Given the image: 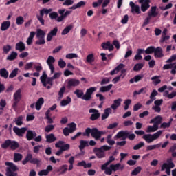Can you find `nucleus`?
I'll list each match as a JSON object with an SVG mask.
<instances>
[{"instance_id": "nucleus-55", "label": "nucleus", "mask_w": 176, "mask_h": 176, "mask_svg": "<svg viewBox=\"0 0 176 176\" xmlns=\"http://www.w3.org/2000/svg\"><path fill=\"white\" fill-rule=\"evenodd\" d=\"M53 10L50 8V9H47V8H43L40 11V16H45V14H48L49 13H50Z\"/></svg>"}, {"instance_id": "nucleus-24", "label": "nucleus", "mask_w": 176, "mask_h": 176, "mask_svg": "<svg viewBox=\"0 0 176 176\" xmlns=\"http://www.w3.org/2000/svg\"><path fill=\"white\" fill-rule=\"evenodd\" d=\"M120 105H122V99L121 98L115 100L113 101V104H111V109H113V111H116V109H118V108H119Z\"/></svg>"}, {"instance_id": "nucleus-44", "label": "nucleus", "mask_w": 176, "mask_h": 176, "mask_svg": "<svg viewBox=\"0 0 176 176\" xmlns=\"http://www.w3.org/2000/svg\"><path fill=\"white\" fill-rule=\"evenodd\" d=\"M19 74V68H15L13 69L10 75L8 74L9 78L10 79H13V78H16L17 76V74Z\"/></svg>"}, {"instance_id": "nucleus-29", "label": "nucleus", "mask_w": 176, "mask_h": 176, "mask_svg": "<svg viewBox=\"0 0 176 176\" xmlns=\"http://www.w3.org/2000/svg\"><path fill=\"white\" fill-rule=\"evenodd\" d=\"M15 49L19 52H24V50H25V45L23 41H20L16 44Z\"/></svg>"}, {"instance_id": "nucleus-21", "label": "nucleus", "mask_w": 176, "mask_h": 176, "mask_svg": "<svg viewBox=\"0 0 176 176\" xmlns=\"http://www.w3.org/2000/svg\"><path fill=\"white\" fill-rule=\"evenodd\" d=\"M109 165H105V164H102L101 166V170L102 171H104V174L106 175H112V168L110 167H108Z\"/></svg>"}, {"instance_id": "nucleus-2", "label": "nucleus", "mask_w": 176, "mask_h": 176, "mask_svg": "<svg viewBox=\"0 0 176 176\" xmlns=\"http://www.w3.org/2000/svg\"><path fill=\"white\" fill-rule=\"evenodd\" d=\"M90 134L93 138H95L96 141H98L102 135L107 134V131H99L97 128H87L85 131L82 133V135L84 137H90Z\"/></svg>"}, {"instance_id": "nucleus-25", "label": "nucleus", "mask_w": 176, "mask_h": 176, "mask_svg": "<svg viewBox=\"0 0 176 176\" xmlns=\"http://www.w3.org/2000/svg\"><path fill=\"white\" fill-rule=\"evenodd\" d=\"M0 76L3 79H8L9 78V71L5 67L0 69Z\"/></svg>"}, {"instance_id": "nucleus-26", "label": "nucleus", "mask_w": 176, "mask_h": 176, "mask_svg": "<svg viewBox=\"0 0 176 176\" xmlns=\"http://www.w3.org/2000/svg\"><path fill=\"white\" fill-rule=\"evenodd\" d=\"M83 6H86V2L84 1H79L77 4L73 5V6L70 7L69 9L72 10H76L79 8H82Z\"/></svg>"}, {"instance_id": "nucleus-19", "label": "nucleus", "mask_w": 176, "mask_h": 176, "mask_svg": "<svg viewBox=\"0 0 176 176\" xmlns=\"http://www.w3.org/2000/svg\"><path fill=\"white\" fill-rule=\"evenodd\" d=\"M157 94H159L157 91L154 89L150 95V100L146 102V105H151V104L153 102L154 100H156V96H157Z\"/></svg>"}, {"instance_id": "nucleus-56", "label": "nucleus", "mask_w": 176, "mask_h": 176, "mask_svg": "<svg viewBox=\"0 0 176 176\" xmlns=\"http://www.w3.org/2000/svg\"><path fill=\"white\" fill-rule=\"evenodd\" d=\"M155 47L154 46H150L146 48L145 50L146 54H152V53H155Z\"/></svg>"}, {"instance_id": "nucleus-58", "label": "nucleus", "mask_w": 176, "mask_h": 176, "mask_svg": "<svg viewBox=\"0 0 176 176\" xmlns=\"http://www.w3.org/2000/svg\"><path fill=\"white\" fill-rule=\"evenodd\" d=\"M23 116H20L17 118H16L15 123L16 126H21L23 124Z\"/></svg>"}, {"instance_id": "nucleus-6", "label": "nucleus", "mask_w": 176, "mask_h": 176, "mask_svg": "<svg viewBox=\"0 0 176 176\" xmlns=\"http://www.w3.org/2000/svg\"><path fill=\"white\" fill-rule=\"evenodd\" d=\"M111 147L104 145L100 148L95 147L94 148V153L97 156L98 159H104L105 157V153L104 151H111Z\"/></svg>"}, {"instance_id": "nucleus-14", "label": "nucleus", "mask_w": 176, "mask_h": 176, "mask_svg": "<svg viewBox=\"0 0 176 176\" xmlns=\"http://www.w3.org/2000/svg\"><path fill=\"white\" fill-rule=\"evenodd\" d=\"M13 131L18 137H23V135L25 134V131H27V127L19 128L14 126Z\"/></svg>"}, {"instance_id": "nucleus-23", "label": "nucleus", "mask_w": 176, "mask_h": 176, "mask_svg": "<svg viewBox=\"0 0 176 176\" xmlns=\"http://www.w3.org/2000/svg\"><path fill=\"white\" fill-rule=\"evenodd\" d=\"M162 120H163V118H162V116H157L155 117L153 119H151L150 123H154V125L159 126V124L162 123Z\"/></svg>"}, {"instance_id": "nucleus-12", "label": "nucleus", "mask_w": 176, "mask_h": 176, "mask_svg": "<svg viewBox=\"0 0 176 176\" xmlns=\"http://www.w3.org/2000/svg\"><path fill=\"white\" fill-rule=\"evenodd\" d=\"M89 113H92L89 118L90 120H92V122L98 120L100 116H101L100 114V111L96 109H90L89 110Z\"/></svg>"}, {"instance_id": "nucleus-38", "label": "nucleus", "mask_w": 176, "mask_h": 176, "mask_svg": "<svg viewBox=\"0 0 176 176\" xmlns=\"http://www.w3.org/2000/svg\"><path fill=\"white\" fill-rule=\"evenodd\" d=\"M159 130V126L157 125L153 124V126H148L147 129L146 130V133H155V131H157Z\"/></svg>"}, {"instance_id": "nucleus-17", "label": "nucleus", "mask_w": 176, "mask_h": 176, "mask_svg": "<svg viewBox=\"0 0 176 176\" xmlns=\"http://www.w3.org/2000/svg\"><path fill=\"white\" fill-rule=\"evenodd\" d=\"M57 32H58V28L57 27L54 28V29L47 34V42H50V41L53 39V36H56L57 35Z\"/></svg>"}, {"instance_id": "nucleus-40", "label": "nucleus", "mask_w": 176, "mask_h": 176, "mask_svg": "<svg viewBox=\"0 0 176 176\" xmlns=\"http://www.w3.org/2000/svg\"><path fill=\"white\" fill-rule=\"evenodd\" d=\"M113 86V85L109 84L107 86L101 87L100 89V93H107V91H109V90H111L112 89Z\"/></svg>"}, {"instance_id": "nucleus-45", "label": "nucleus", "mask_w": 176, "mask_h": 176, "mask_svg": "<svg viewBox=\"0 0 176 176\" xmlns=\"http://www.w3.org/2000/svg\"><path fill=\"white\" fill-rule=\"evenodd\" d=\"M40 79L44 87H46V80H47V74H46V72H43V74L41 76Z\"/></svg>"}, {"instance_id": "nucleus-30", "label": "nucleus", "mask_w": 176, "mask_h": 176, "mask_svg": "<svg viewBox=\"0 0 176 176\" xmlns=\"http://www.w3.org/2000/svg\"><path fill=\"white\" fill-rule=\"evenodd\" d=\"M43 104H45V99H43V98H40L36 102V109L37 111H41V108H42Z\"/></svg>"}, {"instance_id": "nucleus-51", "label": "nucleus", "mask_w": 176, "mask_h": 176, "mask_svg": "<svg viewBox=\"0 0 176 176\" xmlns=\"http://www.w3.org/2000/svg\"><path fill=\"white\" fill-rule=\"evenodd\" d=\"M74 28V26L72 25H68L66 28H64V30L61 32V35H67L71 31V30Z\"/></svg>"}, {"instance_id": "nucleus-33", "label": "nucleus", "mask_w": 176, "mask_h": 176, "mask_svg": "<svg viewBox=\"0 0 176 176\" xmlns=\"http://www.w3.org/2000/svg\"><path fill=\"white\" fill-rule=\"evenodd\" d=\"M162 146V143H158L157 144H153V145H149L146 146V151H155V149H159Z\"/></svg>"}, {"instance_id": "nucleus-35", "label": "nucleus", "mask_w": 176, "mask_h": 176, "mask_svg": "<svg viewBox=\"0 0 176 176\" xmlns=\"http://www.w3.org/2000/svg\"><path fill=\"white\" fill-rule=\"evenodd\" d=\"M112 112V109L111 108H107L104 109V113L102 115V120H105L107 118L109 117V113Z\"/></svg>"}, {"instance_id": "nucleus-61", "label": "nucleus", "mask_w": 176, "mask_h": 176, "mask_svg": "<svg viewBox=\"0 0 176 176\" xmlns=\"http://www.w3.org/2000/svg\"><path fill=\"white\" fill-rule=\"evenodd\" d=\"M131 12L132 13H136L137 14H140L141 10H140V6L136 5L135 7L131 9Z\"/></svg>"}, {"instance_id": "nucleus-39", "label": "nucleus", "mask_w": 176, "mask_h": 176, "mask_svg": "<svg viewBox=\"0 0 176 176\" xmlns=\"http://www.w3.org/2000/svg\"><path fill=\"white\" fill-rule=\"evenodd\" d=\"M157 9V6H152L151 8V10L148 12L151 14V16H153V17H157L159 15V12L156 11Z\"/></svg>"}, {"instance_id": "nucleus-53", "label": "nucleus", "mask_w": 176, "mask_h": 176, "mask_svg": "<svg viewBox=\"0 0 176 176\" xmlns=\"http://www.w3.org/2000/svg\"><path fill=\"white\" fill-rule=\"evenodd\" d=\"M107 142L109 145H115L116 142L115 140H112V135H108L107 138Z\"/></svg>"}, {"instance_id": "nucleus-22", "label": "nucleus", "mask_w": 176, "mask_h": 176, "mask_svg": "<svg viewBox=\"0 0 176 176\" xmlns=\"http://www.w3.org/2000/svg\"><path fill=\"white\" fill-rule=\"evenodd\" d=\"M36 135V132L28 130L26 133V139L28 140V141H31L32 140H34V138H35Z\"/></svg>"}, {"instance_id": "nucleus-4", "label": "nucleus", "mask_w": 176, "mask_h": 176, "mask_svg": "<svg viewBox=\"0 0 176 176\" xmlns=\"http://www.w3.org/2000/svg\"><path fill=\"white\" fill-rule=\"evenodd\" d=\"M6 166L8 167L6 169V176H17L18 174L16 171H19V168L12 162H6Z\"/></svg>"}, {"instance_id": "nucleus-9", "label": "nucleus", "mask_w": 176, "mask_h": 176, "mask_svg": "<svg viewBox=\"0 0 176 176\" xmlns=\"http://www.w3.org/2000/svg\"><path fill=\"white\" fill-rule=\"evenodd\" d=\"M14 102L12 104L13 109H17V104L19 101H21V89H18L14 94L13 96Z\"/></svg>"}, {"instance_id": "nucleus-41", "label": "nucleus", "mask_w": 176, "mask_h": 176, "mask_svg": "<svg viewBox=\"0 0 176 176\" xmlns=\"http://www.w3.org/2000/svg\"><path fill=\"white\" fill-rule=\"evenodd\" d=\"M17 52L13 51L10 55L7 56V60H8L9 61H13V60H16L17 58Z\"/></svg>"}, {"instance_id": "nucleus-15", "label": "nucleus", "mask_w": 176, "mask_h": 176, "mask_svg": "<svg viewBox=\"0 0 176 176\" xmlns=\"http://www.w3.org/2000/svg\"><path fill=\"white\" fill-rule=\"evenodd\" d=\"M101 46L103 50H109V52H112L115 49L113 44H111V41L104 42L101 44Z\"/></svg>"}, {"instance_id": "nucleus-43", "label": "nucleus", "mask_w": 176, "mask_h": 176, "mask_svg": "<svg viewBox=\"0 0 176 176\" xmlns=\"http://www.w3.org/2000/svg\"><path fill=\"white\" fill-rule=\"evenodd\" d=\"M142 170V168L141 166H138L132 170L131 174V175L136 176V175H139Z\"/></svg>"}, {"instance_id": "nucleus-60", "label": "nucleus", "mask_w": 176, "mask_h": 176, "mask_svg": "<svg viewBox=\"0 0 176 176\" xmlns=\"http://www.w3.org/2000/svg\"><path fill=\"white\" fill-rule=\"evenodd\" d=\"M65 57L69 60H72V58H78V54L74 53H70V54H66Z\"/></svg>"}, {"instance_id": "nucleus-10", "label": "nucleus", "mask_w": 176, "mask_h": 176, "mask_svg": "<svg viewBox=\"0 0 176 176\" xmlns=\"http://www.w3.org/2000/svg\"><path fill=\"white\" fill-rule=\"evenodd\" d=\"M55 146L56 148H60L63 152H65V151H69L71 148V145H69V144H65V142L63 140H60L56 143Z\"/></svg>"}, {"instance_id": "nucleus-32", "label": "nucleus", "mask_w": 176, "mask_h": 176, "mask_svg": "<svg viewBox=\"0 0 176 176\" xmlns=\"http://www.w3.org/2000/svg\"><path fill=\"white\" fill-rule=\"evenodd\" d=\"M68 171V165L64 164L60 166L58 169V173H60L61 175H63V174H65Z\"/></svg>"}, {"instance_id": "nucleus-50", "label": "nucleus", "mask_w": 176, "mask_h": 176, "mask_svg": "<svg viewBox=\"0 0 176 176\" xmlns=\"http://www.w3.org/2000/svg\"><path fill=\"white\" fill-rule=\"evenodd\" d=\"M38 40L36 41V45H38L41 46L42 45H45L46 41H45V37H37Z\"/></svg>"}, {"instance_id": "nucleus-3", "label": "nucleus", "mask_w": 176, "mask_h": 176, "mask_svg": "<svg viewBox=\"0 0 176 176\" xmlns=\"http://www.w3.org/2000/svg\"><path fill=\"white\" fill-rule=\"evenodd\" d=\"M120 138L124 140L129 138L131 141H134L135 140V135L134 133L130 134V132L128 131H120L114 136V140H119Z\"/></svg>"}, {"instance_id": "nucleus-37", "label": "nucleus", "mask_w": 176, "mask_h": 176, "mask_svg": "<svg viewBox=\"0 0 176 176\" xmlns=\"http://www.w3.org/2000/svg\"><path fill=\"white\" fill-rule=\"evenodd\" d=\"M144 78L143 74H139L134 76V78H131L129 82L130 83H134V82H140Z\"/></svg>"}, {"instance_id": "nucleus-20", "label": "nucleus", "mask_w": 176, "mask_h": 176, "mask_svg": "<svg viewBox=\"0 0 176 176\" xmlns=\"http://www.w3.org/2000/svg\"><path fill=\"white\" fill-rule=\"evenodd\" d=\"M79 85H80V81L75 78H71L67 82V85L69 87H76V86H79Z\"/></svg>"}, {"instance_id": "nucleus-27", "label": "nucleus", "mask_w": 176, "mask_h": 176, "mask_svg": "<svg viewBox=\"0 0 176 176\" xmlns=\"http://www.w3.org/2000/svg\"><path fill=\"white\" fill-rule=\"evenodd\" d=\"M46 142H48V144H52V142H54L57 140V138L54 136V134L51 133L50 135H47L46 137Z\"/></svg>"}, {"instance_id": "nucleus-47", "label": "nucleus", "mask_w": 176, "mask_h": 176, "mask_svg": "<svg viewBox=\"0 0 176 176\" xmlns=\"http://www.w3.org/2000/svg\"><path fill=\"white\" fill-rule=\"evenodd\" d=\"M46 33L42 29H37L36 38H45Z\"/></svg>"}, {"instance_id": "nucleus-8", "label": "nucleus", "mask_w": 176, "mask_h": 176, "mask_svg": "<svg viewBox=\"0 0 176 176\" xmlns=\"http://www.w3.org/2000/svg\"><path fill=\"white\" fill-rule=\"evenodd\" d=\"M30 163L31 164H36V166H39L41 164V160H38V158H33L32 154L28 153L25 159L22 161V164L25 166L27 163Z\"/></svg>"}, {"instance_id": "nucleus-49", "label": "nucleus", "mask_w": 176, "mask_h": 176, "mask_svg": "<svg viewBox=\"0 0 176 176\" xmlns=\"http://www.w3.org/2000/svg\"><path fill=\"white\" fill-rule=\"evenodd\" d=\"M145 146V142H140L138 144L135 145L133 148L134 151H138L141 149V148H144Z\"/></svg>"}, {"instance_id": "nucleus-57", "label": "nucleus", "mask_w": 176, "mask_h": 176, "mask_svg": "<svg viewBox=\"0 0 176 176\" xmlns=\"http://www.w3.org/2000/svg\"><path fill=\"white\" fill-rule=\"evenodd\" d=\"M11 50H12L11 45H6L3 47V52L4 54H8V53H9V52Z\"/></svg>"}, {"instance_id": "nucleus-31", "label": "nucleus", "mask_w": 176, "mask_h": 176, "mask_svg": "<svg viewBox=\"0 0 176 176\" xmlns=\"http://www.w3.org/2000/svg\"><path fill=\"white\" fill-rule=\"evenodd\" d=\"M10 28V21H5L1 23L0 29L1 31H6V30H9Z\"/></svg>"}, {"instance_id": "nucleus-11", "label": "nucleus", "mask_w": 176, "mask_h": 176, "mask_svg": "<svg viewBox=\"0 0 176 176\" xmlns=\"http://www.w3.org/2000/svg\"><path fill=\"white\" fill-rule=\"evenodd\" d=\"M138 3L141 5L140 9L143 13L151 8V0H138Z\"/></svg>"}, {"instance_id": "nucleus-63", "label": "nucleus", "mask_w": 176, "mask_h": 176, "mask_svg": "<svg viewBox=\"0 0 176 176\" xmlns=\"http://www.w3.org/2000/svg\"><path fill=\"white\" fill-rule=\"evenodd\" d=\"M58 67H60V68H65V67L67 66V63H65L64 60L60 58L58 62Z\"/></svg>"}, {"instance_id": "nucleus-59", "label": "nucleus", "mask_w": 176, "mask_h": 176, "mask_svg": "<svg viewBox=\"0 0 176 176\" xmlns=\"http://www.w3.org/2000/svg\"><path fill=\"white\" fill-rule=\"evenodd\" d=\"M69 130H70L71 133H74L75 130H76V124L75 122H72L68 124Z\"/></svg>"}, {"instance_id": "nucleus-1", "label": "nucleus", "mask_w": 176, "mask_h": 176, "mask_svg": "<svg viewBox=\"0 0 176 176\" xmlns=\"http://www.w3.org/2000/svg\"><path fill=\"white\" fill-rule=\"evenodd\" d=\"M97 87H91L87 89L85 94L82 89H76L74 94L77 96V98H82L85 101H90L91 100V95L94 91H96Z\"/></svg>"}, {"instance_id": "nucleus-16", "label": "nucleus", "mask_w": 176, "mask_h": 176, "mask_svg": "<svg viewBox=\"0 0 176 176\" xmlns=\"http://www.w3.org/2000/svg\"><path fill=\"white\" fill-rule=\"evenodd\" d=\"M167 163H164L161 167V171H164L167 167H175V164L173 162L172 158H168L166 160Z\"/></svg>"}, {"instance_id": "nucleus-7", "label": "nucleus", "mask_w": 176, "mask_h": 176, "mask_svg": "<svg viewBox=\"0 0 176 176\" xmlns=\"http://www.w3.org/2000/svg\"><path fill=\"white\" fill-rule=\"evenodd\" d=\"M10 146V149L12 151H16L20 146L19 144V142L14 141V140H6L2 144H1V148L3 149H8V147Z\"/></svg>"}, {"instance_id": "nucleus-13", "label": "nucleus", "mask_w": 176, "mask_h": 176, "mask_svg": "<svg viewBox=\"0 0 176 176\" xmlns=\"http://www.w3.org/2000/svg\"><path fill=\"white\" fill-rule=\"evenodd\" d=\"M46 63L51 71V74H54V63H56V58H54L53 56H48Z\"/></svg>"}, {"instance_id": "nucleus-52", "label": "nucleus", "mask_w": 176, "mask_h": 176, "mask_svg": "<svg viewBox=\"0 0 176 176\" xmlns=\"http://www.w3.org/2000/svg\"><path fill=\"white\" fill-rule=\"evenodd\" d=\"M159 78H160V76H155L151 78V80H153V82L155 86H157V85L162 82V80L159 79Z\"/></svg>"}, {"instance_id": "nucleus-62", "label": "nucleus", "mask_w": 176, "mask_h": 176, "mask_svg": "<svg viewBox=\"0 0 176 176\" xmlns=\"http://www.w3.org/2000/svg\"><path fill=\"white\" fill-rule=\"evenodd\" d=\"M58 17V13L56 12H52L50 13V19H51V20H57Z\"/></svg>"}, {"instance_id": "nucleus-42", "label": "nucleus", "mask_w": 176, "mask_h": 176, "mask_svg": "<svg viewBox=\"0 0 176 176\" xmlns=\"http://www.w3.org/2000/svg\"><path fill=\"white\" fill-rule=\"evenodd\" d=\"M23 160V155L16 153L14 154V162L15 163H17V162H21Z\"/></svg>"}, {"instance_id": "nucleus-36", "label": "nucleus", "mask_w": 176, "mask_h": 176, "mask_svg": "<svg viewBox=\"0 0 176 176\" xmlns=\"http://www.w3.org/2000/svg\"><path fill=\"white\" fill-rule=\"evenodd\" d=\"M86 146H89V141L83 140H80V145L78 146L80 151H83Z\"/></svg>"}, {"instance_id": "nucleus-5", "label": "nucleus", "mask_w": 176, "mask_h": 176, "mask_svg": "<svg viewBox=\"0 0 176 176\" xmlns=\"http://www.w3.org/2000/svg\"><path fill=\"white\" fill-rule=\"evenodd\" d=\"M163 134V131H158L154 134H145L142 136V139L147 142V144H151L153 141H156V140L160 138V135Z\"/></svg>"}, {"instance_id": "nucleus-18", "label": "nucleus", "mask_w": 176, "mask_h": 176, "mask_svg": "<svg viewBox=\"0 0 176 176\" xmlns=\"http://www.w3.org/2000/svg\"><path fill=\"white\" fill-rule=\"evenodd\" d=\"M154 57L156 58H162V57H164V54H163V49L160 47H157L155 48L154 51Z\"/></svg>"}, {"instance_id": "nucleus-54", "label": "nucleus", "mask_w": 176, "mask_h": 176, "mask_svg": "<svg viewBox=\"0 0 176 176\" xmlns=\"http://www.w3.org/2000/svg\"><path fill=\"white\" fill-rule=\"evenodd\" d=\"M16 24L17 25H23L24 24V17L19 16L16 17Z\"/></svg>"}, {"instance_id": "nucleus-48", "label": "nucleus", "mask_w": 176, "mask_h": 176, "mask_svg": "<svg viewBox=\"0 0 176 176\" xmlns=\"http://www.w3.org/2000/svg\"><path fill=\"white\" fill-rule=\"evenodd\" d=\"M144 68V64L143 63H138L135 64L133 67V71L135 72H138V71H141Z\"/></svg>"}, {"instance_id": "nucleus-34", "label": "nucleus", "mask_w": 176, "mask_h": 176, "mask_svg": "<svg viewBox=\"0 0 176 176\" xmlns=\"http://www.w3.org/2000/svg\"><path fill=\"white\" fill-rule=\"evenodd\" d=\"M72 102V99L69 96H67L66 100L64 99L60 102V106L61 107H67V105H69V104H71Z\"/></svg>"}, {"instance_id": "nucleus-28", "label": "nucleus", "mask_w": 176, "mask_h": 176, "mask_svg": "<svg viewBox=\"0 0 176 176\" xmlns=\"http://www.w3.org/2000/svg\"><path fill=\"white\" fill-rule=\"evenodd\" d=\"M94 61H96L94 54H89L87 56L86 63L90 64V65H93V63H94Z\"/></svg>"}, {"instance_id": "nucleus-64", "label": "nucleus", "mask_w": 176, "mask_h": 176, "mask_svg": "<svg viewBox=\"0 0 176 176\" xmlns=\"http://www.w3.org/2000/svg\"><path fill=\"white\" fill-rule=\"evenodd\" d=\"M120 167V164L118 163L116 164H111L110 165V168H111L112 171H118L119 168Z\"/></svg>"}, {"instance_id": "nucleus-46", "label": "nucleus", "mask_w": 176, "mask_h": 176, "mask_svg": "<svg viewBox=\"0 0 176 176\" xmlns=\"http://www.w3.org/2000/svg\"><path fill=\"white\" fill-rule=\"evenodd\" d=\"M69 168H67V170L69 171H72L74 168V163H75V157H71L69 160Z\"/></svg>"}]
</instances>
